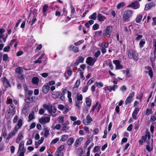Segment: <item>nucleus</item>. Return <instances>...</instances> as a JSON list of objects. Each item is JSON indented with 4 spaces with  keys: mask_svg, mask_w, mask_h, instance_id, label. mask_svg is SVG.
I'll return each mask as SVG.
<instances>
[{
    "mask_svg": "<svg viewBox=\"0 0 156 156\" xmlns=\"http://www.w3.org/2000/svg\"><path fill=\"white\" fill-rule=\"evenodd\" d=\"M128 57L129 59H133L135 61H137L139 59L138 54L136 51L134 50L128 49Z\"/></svg>",
    "mask_w": 156,
    "mask_h": 156,
    "instance_id": "1",
    "label": "nucleus"
},
{
    "mask_svg": "<svg viewBox=\"0 0 156 156\" xmlns=\"http://www.w3.org/2000/svg\"><path fill=\"white\" fill-rule=\"evenodd\" d=\"M133 12L131 10H125L122 16V20L123 21H129L130 17L131 16Z\"/></svg>",
    "mask_w": 156,
    "mask_h": 156,
    "instance_id": "2",
    "label": "nucleus"
},
{
    "mask_svg": "<svg viewBox=\"0 0 156 156\" xmlns=\"http://www.w3.org/2000/svg\"><path fill=\"white\" fill-rule=\"evenodd\" d=\"M33 94V91L32 90H30L29 92L26 94L25 96V102L27 103H31L34 102L32 97H30V96H31Z\"/></svg>",
    "mask_w": 156,
    "mask_h": 156,
    "instance_id": "3",
    "label": "nucleus"
},
{
    "mask_svg": "<svg viewBox=\"0 0 156 156\" xmlns=\"http://www.w3.org/2000/svg\"><path fill=\"white\" fill-rule=\"evenodd\" d=\"M135 95V92L134 91H132L130 93L129 96L126 98L125 104L126 105L129 106L131 103Z\"/></svg>",
    "mask_w": 156,
    "mask_h": 156,
    "instance_id": "4",
    "label": "nucleus"
},
{
    "mask_svg": "<svg viewBox=\"0 0 156 156\" xmlns=\"http://www.w3.org/2000/svg\"><path fill=\"white\" fill-rule=\"evenodd\" d=\"M112 30V28L111 26H107L105 30V33L103 34V36H106L108 38L110 37Z\"/></svg>",
    "mask_w": 156,
    "mask_h": 156,
    "instance_id": "5",
    "label": "nucleus"
},
{
    "mask_svg": "<svg viewBox=\"0 0 156 156\" xmlns=\"http://www.w3.org/2000/svg\"><path fill=\"white\" fill-rule=\"evenodd\" d=\"M139 7L140 4L139 2L137 1H135L132 2L127 6V7H131L134 9H138Z\"/></svg>",
    "mask_w": 156,
    "mask_h": 156,
    "instance_id": "6",
    "label": "nucleus"
},
{
    "mask_svg": "<svg viewBox=\"0 0 156 156\" xmlns=\"http://www.w3.org/2000/svg\"><path fill=\"white\" fill-rule=\"evenodd\" d=\"M93 121L92 119L90 117V115H87L86 119H84L83 120V122L84 125H87L90 124Z\"/></svg>",
    "mask_w": 156,
    "mask_h": 156,
    "instance_id": "7",
    "label": "nucleus"
},
{
    "mask_svg": "<svg viewBox=\"0 0 156 156\" xmlns=\"http://www.w3.org/2000/svg\"><path fill=\"white\" fill-rule=\"evenodd\" d=\"M113 62L115 66L116 70L121 69L123 68V66L120 64V62L118 60H113Z\"/></svg>",
    "mask_w": 156,
    "mask_h": 156,
    "instance_id": "8",
    "label": "nucleus"
},
{
    "mask_svg": "<svg viewBox=\"0 0 156 156\" xmlns=\"http://www.w3.org/2000/svg\"><path fill=\"white\" fill-rule=\"evenodd\" d=\"M23 123V120L21 119H19L15 126L14 129H15L16 130H17L18 131L22 127Z\"/></svg>",
    "mask_w": 156,
    "mask_h": 156,
    "instance_id": "9",
    "label": "nucleus"
},
{
    "mask_svg": "<svg viewBox=\"0 0 156 156\" xmlns=\"http://www.w3.org/2000/svg\"><path fill=\"white\" fill-rule=\"evenodd\" d=\"M2 82L3 83L4 86L6 88L10 87L9 81L6 79L5 77H3L1 78Z\"/></svg>",
    "mask_w": 156,
    "mask_h": 156,
    "instance_id": "10",
    "label": "nucleus"
},
{
    "mask_svg": "<svg viewBox=\"0 0 156 156\" xmlns=\"http://www.w3.org/2000/svg\"><path fill=\"white\" fill-rule=\"evenodd\" d=\"M9 109L8 110L10 112L12 115H14L16 111L15 106L13 104H11L9 106Z\"/></svg>",
    "mask_w": 156,
    "mask_h": 156,
    "instance_id": "11",
    "label": "nucleus"
},
{
    "mask_svg": "<svg viewBox=\"0 0 156 156\" xmlns=\"http://www.w3.org/2000/svg\"><path fill=\"white\" fill-rule=\"evenodd\" d=\"M50 118L48 117H46L44 118L42 117L39 119V122L42 125H43L46 123L48 122H50Z\"/></svg>",
    "mask_w": 156,
    "mask_h": 156,
    "instance_id": "12",
    "label": "nucleus"
},
{
    "mask_svg": "<svg viewBox=\"0 0 156 156\" xmlns=\"http://www.w3.org/2000/svg\"><path fill=\"white\" fill-rule=\"evenodd\" d=\"M50 90V86L48 83L44 84L42 87V92L45 94H47Z\"/></svg>",
    "mask_w": 156,
    "mask_h": 156,
    "instance_id": "13",
    "label": "nucleus"
},
{
    "mask_svg": "<svg viewBox=\"0 0 156 156\" xmlns=\"http://www.w3.org/2000/svg\"><path fill=\"white\" fill-rule=\"evenodd\" d=\"M84 60V58L82 56H80L78 57V59H77L74 63L75 66H77L80 63H83Z\"/></svg>",
    "mask_w": 156,
    "mask_h": 156,
    "instance_id": "14",
    "label": "nucleus"
},
{
    "mask_svg": "<svg viewBox=\"0 0 156 156\" xmlns=\"http://www.w3.org/2000/svg\"><path fill=\"white\" fill-rule=\"evenodd\" d=\"M61 92L59 91H56L53 92L52 95V97L54 99L59 98L60 99L61 96Z\"/></svg>",
    "mask_w": 156,
    "mask_h": 156,
    "instance_id": "15",
    "label": "nucleus"
},
{
    "mask_svg": "<svg viewBox=\"0 0 156 156\" xmlns=\"http://www.w3.org/2000/svg\"><path fill=\"white\" fill-rule=\"evenodd\" d=\"M145 69L148 70L149 71H145V72L148 73L150 77L152 78L153 76V72L152 68L150 66H146L145 67Z\"/></svg>",
    "mask_w": 156,
    "mask_h": 156,
    "instance_id": "16",
    "label": "nucleus"
},
{
    "mask_svg": "<svg viewBox=\"0 0 156 156\" xmlns=\"http://www.w3.org/2000/svg\"><path fill=\"white\" fill-rule=\"evenodd\" d=\"M48 8V4H45L43 6L42 12L44 16H46L47 15V11Z\"/></svg>",
    "mask_w": 156,
    "mask_h": 156,
    "instance_id": "17",
    "label": "nucleus"
},
{
    "mask_svg": "<svg viewBox=\"0 0 156 156\" xmlns=\"http://www.w3.org/2000/svg\"><path fill=\"white\" fill-rule=\"evenodd\" d=\"M66 89L65 88H62L61 89L62 92H61L60 99L62 101H64L65 100V95L66 93Z\"/></svg>",
    "mask_w": 156,
    "mask_h": 156,
    "instance_id": "18",
    "label": "nucleus"
},
{
    "mask_svg": "<svg viewBox=\"0 0 156 156\" xmlns=\"http://www.w3.org/2000/svg\"><path fill=\"white\" fill-rule=\"evenodd\" d=\"M69 51H73L77 53L79 52V48L78 47L74 46L73 45H70L69 47Z\"/></svg>",
    "mask_w": 156,
    "mask_h": 156,
    "instance_id": "19",
    "label": "nucleus"
},
{
    "mask_svg": "<svg viewBox=\"0 0 156 156\" xmlns=\"http://www.w3.org/2000/svg\"><path fill=\"white\" fill-rule=\"evenodd\" d=\"M155 5V3L153 2H151L150 3H148L145 5V9L146 10H149L152 7L154 6Z\"/></svg>",
    "mask_w": 156,
    "mask_h": 156,
    "instance_id": "20",
    "label": "nucleus"
},
{
    "mask_svg": "<svg viewBox=\"0 0 156 156\" xmlns=\"http://www.w3.org/2000/svg\"><path fill=\"white\" fill-rule=\"evenodd\" d=\"M93 58L91 57H88L86 59V63L89 66H93Z\"/></svg>",
    "mask_w": 156,
    "mask_h": 156,
    "instance_id": "21",
    "label": "nucleus"
},
{
    "mask_svg": "<svg viewBox=\"0 0 156 156\" xmlns=\"http://www.w3.org/2000/svg\"><path fill=\"white\" fill-rule=\"evenodd\" d=\"M24 141H22L20 142L19 145V150L18 151V153L19 151H23L24 149H25L24 146Z\"/></svg>",
    "mask_w": 156,
    "mask_h": 156,
    "instance_id": "22",
    "label": "nucleus"
},
{
    "mask_svg": "<svg viewBox=\"0 0 156 156\" xmlns=\"http://www.w3.org/2000/svg\"><path fill=\"white\" fill-rule=\"evenodd\" d=\"M97 18L99 21L101 22L104 21L106 19V17L102 16L101 14H98Z\"/></svg>",
    "mask_w": 156,
    "mask_h": 156,
    "instance_id": "23",
    "label": "nucleus"
},
{
    "mask_svg": "<svg viewBox=\"0 0 156 156\" xmlns=\"http://www.w3.org/2000/svg\"><path fill=\"white\" fill-rule=\"evenodd\" d=\"M62 125V130L63 131H64L65 132H66L69 129V127L67 125L66 123H63Z\"/></svg>",
    "mask_w": 156,
    "mask_h": 156,
    "instance_id": "24",
    "label": "nucleus"
},
{
    "mask_svg": "<svg viewBox=\"0 0 156 156\" xmlns=\"http://www.w3.org/2000/svg\"><path fill=\"white\" fill-rule=\"evenodd\" d=\"M74 139L73 137H70L67 141V144L68 145H71L74 142Z\"/></svg>",
    "mask_w": 156,
    "mask_h": 156,
    "instance_id": "25",
    "label": "nucleus"
},
{
    "mask_svg": "<svg viewBox=\"0 0 156 156\" xmlns=\"http://www.w3.org/2000/svg\"><path fill=\"white\" fill-rule=\"evenodd\" d=\"M85 101L87 106L89 107L91 105V100L90 98L88 97L86 98Z\"/></svg>",
    "mask_w": 156,
    "mask_h": 156,
    "instance_id": "26",
    "label": "nucleus"
},
{
    "mask_svg": "<svg viewBox=\"0 0 156 156\" xmlns=\"http://www.w3.org/2000/svg\"><path fill=\"white\" fill-rule=\"evenodd\" d=\"M83 150L82 147L77 149V153L78 154L79 156H81L84 153V151Z\"/></svg>",
    "mask_w": 156,
    "mask_h": 156,
    "instance_id": "27",
    "label": "nucleus"
},
{
    "mask_svg": "<svg viewBox=\"0 0 156 156\" xmlns=\"http://www.w3.org/2000/svg\"><path fill=\"white\" fill-rule=\"evenodd\" d=\"M18 130H16L14 129V130L10 132L8 136L11 138L12 136H15L16 133L17 132Z\"/></svg>",
    "mask_w": 156,
    "mask_h": 156,
    "instance_id": "28",
    "label": "nucleus"
},
{
    "mask_svg": "<svg viewBox=\"0 0 156 156\" xmlns=\"http://www.w3.org/2000/svg\"><path fill=\"white\" fill-rule=\"evenodd\" d=\"M72 93L69 91H67V97L68 98L69 101V103H71L72 102V99L71 98Z\"/></svg>",
    "mask_w": 156,
    "mask_h": 156,
    "instance_id": "29",
    "label": "nucleus"
},
{
    "mask_svg": "<svg viewBox=\"0 0 156 156\" xmlns=\"http://www.w3.org/2000/svg\"><path fill=\"white\" fill-rule=\"evenodd\" d=\"M7 135V130L5 127L2 128V131L1 136L5 137Z\"/></svg>",
    "mask_w": 156,
    "mask_h": 156,
    "instance_id": "30",
    "label": "nucleus"
},
{
    "mask_svg": "<svg viewBox=\"0 0 156 156\" xmlns=\"http://www.w3.org/2000/svg\"><path fill=\"white\" fill-rule=\"evenodd\" d=\"M39 80L37 77H34L32 79V83L33 84H37L39 82Z\"/></svg>",
    "mask_w": 156,
    "mask_h": 156,
    "instance_id": "31",
    "label": "nucleus"
},
{
    "mask_svg": "<svg viewBox=\"0 0 156 156\" xmlns=\"http://www.w3.org/2000/svg\"><path fill=\"white\" fill-rule=\"evenodd\" d=\"M117 87L118 86L117 85L114 84L112 86H110V89L109 90H108V91L110 92H111L112 90L115 91V89L117 88Z\"/></svg>",
    "mask_w": 156,
    "mask_h": 156,
    "instance_id": "32",
    "label": "nucleus"
},
{
    "mask_svg": "<svg viewBox=\"0 0 156 156\" xmlns=\"http://www.w3.org/2000/svg\"><path fill=\"white\" fill-rule=\"evenodd\" d=\"M125 5L124 2H122L118 4L117 8L118 9H119L123 7Z\"/></svg>",
    "mask_w": 156,
    "mask_h": 156,
    "instance_id": "33",
    "label": "nucleus"
},
{
    "mask_svg": "<svg viewBox=\"0 0 156 156\" xmlns=\"http://www.w3.org/2000/svg\"><path fill=\"white\" fill-rule=\"evenodd\" d=\"M76 98L77 101H82L83 97L81 94H80L79 93H77L76 96Z\"/></svg>",
    "mask_w": 156,
    "mask_h": 156,
    "instance_id": "34",
    "label": "nucleus"
},
{
    "mask_svg": "<svg viewBox=\"0 0 156 156\" xmlns=\"http://www.w3.org/2000/svg\"><path fill=\"white\" fill-rule=\"evenodd\" d=\"M15 72L16 73H18V74L22 73L23 71L22 70V68L20 67H19L16 68L15 69Z\"/></svg>",
    "mask_w": 156,
    "mask_h": 156,
    "instance_id": "35",
    "label": "nucleus"
},
{
    "mask_svg": "<svg viewBox=\"0 0 156 156\" xmlns=\"http://www.w3.org/2000/svg\"><path fill=\"white\" fill-rule=\"evenodd\" d=\"M80 84V80L79 79L77 80L76 82L75 83L73 87V89L76 88L77 89L79 86Z\"/></svg>",
    "mask_w": 156,
    "mask_h": 156,
    "instance_id": "36",
    "label": "nucleus"
},
{
    "mask_svg": "<svg viewBox=\"0 0 156 156\" xmlns=\"http://www.w3.org/2000/svg\"><path fill=\"white\" fill-rule=\"evenodd\" d=\"M18 77L21 81L23 80L24 79V75L22 73L19 74L17 75Z\"/></svg>",
    "mask_w": 156,
    "mask_h": 156,
    "instance_id": "37",
    "label": "nucleus"
},
{
    "mask_svg": "<svg viewBox=\"0 0 156 156\" xmlns=\"http://www.w3.org/2000/svg\"><path fill=\"white\" fill-rule=\"evenodd\" d=\"M97 17L96 12L93 13L90 17L89 18L93 20H95Z\"/></svg>",
    "mask_w": 156,
    "mask_h": 156,
    "instance_id": "38",
    "label": "nucleus"
},
{
    "mask_svg": "<svg viewBox=\"0 0 156 156\" xmlns=\"http://www.w3.org/2000/svg\"><path fill=\"white\" fill-rule=\"evenodd\" d=\"M43 107L44 108L48 110L49 112H51V106L50 107L49 105L44 104L43 105Z\"/></svg>",
    "mask_w": 156,
    "mask_h": 156,
    "instance_id": "39",
    "label": "nucleus"
},
{
    "mask_svg": "<svg viewBox=\"0 0 156 156\" xmlns=\"http://www.w3.org/2000/svg\"><path fill=\"white\" fill-rule=\"evenodd\" d=\"M142 16L141 15H140L136 18V23H140L142 20Z\"/></svg>",
    "mask_w": 156,
    "mask_h": 156,
    "instance_id": "40",
    "label": "nucleus"
},
{
    "mask_svg": "<svg viewBox=\"0 0 156 156\" xmlns=\"http://www.w3.org/2000/svg\"><path fill=\"white\" fill-rule=\"evenodd\" d=\"M145 43V41L144 39H141L140 41V43H139V45L140 47V48H142L144 45Z\"/></svg>",
    "mask_w": 156,
    "mask_h": 156,
    "instance_id": "41",
    "label": "nucleus"
},
{
    "mask_svg": "<svg viewBox=\"0 0 156 156\" xmlns=\"http://www.w3.org/2000/svg\"><path fill=\"white\" fill-rule=\"evenodd\" d=\"M68 136L65 134L62 136L61 140L62 141H65L68 138Z\"/></svg>",
    "mask_w": 156,
    "mask_h": 156,
    "instance_id": "42",
    "label": "nucleus"
},
{
    "mask_svg": "<svg viewBox=\"0 0 156 156\" xmlns=\"http://www.w3.org/2000/svg\"><path fill=\"white\" fill-rule=\"evenodd\" d=\"M50 109L51 112H49V113L50 114H51L52 112H53V113H55L56 112V109L55 107L51 106Z\"/></svg>",
    "mask_w": 156,
    "mask_h": 156,
    "instance_id": "43",
    "label": "nucleus"
},
{
    "mask_svg": "<svg viewBox=\"0 0 156 156\" xmlns=\"http://www.w3.org/2000/svg\"><path fill=\"white\" fill-rule=\"evenodd\" d=\"M9 45H10L9 44L8 46H7L4 48L3 51L4 52H8L10 51V47Z\"/></svg>",
    "mask_w": 156,
    "mask_h": 156,
    "instance_id": "44",
    "label": "nucleus"
},
{
    "mask_svg": "<svg viewBox=\"0 0 156 156\" xmlns=\"http://www.w3.org/2000/svg\"><path fill=\"white\" fill-rule=\"evenodd\" d=\"M152 108L151 109H149L147 108L146 110L145 115H149L152 114Z\"/></svg>",
    "mask_w": 156,
    "mask_h": 156,
    "instance_id": "45",
    "label": "nucleus"
},
{
    "mask_svg": "<svg viewBox=\"0 0 156 156\" xmlns=\"http://www.w3.org/2000/svg\"><path fill=\"white\" fill-rule=\"evenodd\" d=\"M24 90L25 91V95L27 94L29 92L30 90H29L27 87L26 85L23 86Z\"/></svg>",
    "mask_w": 156,
    "mask_h": 156,
    "instance_id": "46",
    "label": "nucleus"
},
{
    "mask_svg": "<svg viewBox=\"0 0 156 156\" xmlns=\"http://www.w3.org/2000/svg\"><path fill=\"white\" fill-rule=\"evenodd\" d=\"M143 93L141 92H140V94L136 96V98L137 99H139L140 100H141L143 97Z\"/></svg>",
    "mask_w": 156,
    "mask_h": 156,
    "instance_id": "47",
    "label": "nucleus"
},
{
    "mask_svg": "<svg viewBox=\"0 0 156 156\" xmlns=\"http://www.w3.org/2000/svg\"><path fill=\"white\" fill-rule=\"evenodd\" d=\"M84 42V40H81L78 41L77 42H75L74 43V45L75 46H79L80 45Z\"/></svg>",
    "mask_w": 156,
    "mask_h": 156,
    "instance_id": "48",
    "label": "nucleus"
},
{
    "mask_svg": "<svg viewBox=\"0 0 156 156\" xmlns=\"http://www.w3.org/2000/svg\"><path fill=\"white\" fill-rule=\"evenodd\" d=\"M102 33V31L101 30L99 31L95 32V35L98 37L100 36Z\"/></svg>",
    "mask_w": 156,
    "mask_h": 156,
    "instance_id": "49",
    "label": "nucleus"
},
{
    "mask_svg": "<svg viewBox=\"0 0 156 156\" xmlns=\"http://www.w3.org/2000/svg\"><path fill=\"white\" fill-rule=\"evenodd\" d=\"M99 28V25L98 24L95 23L93 26V29L94 30H96Z\"/></svg>",
    "mask_w": 156,
    "mask_h": 156,
    "instance_id": "50",
    "label": "nucleus"
},
{
    "mask_svg": "<svg viewBox=\"0 0 156 156\" xmlns=\"http://www.w3.org/2000/svg\"><path fill=\"white\" fill-rule=\"evenodd\" d=\"M88 85H86L82 88V91L83 93L86 92L88 89Z\"/></svg>",
    "mask_w": 156,
    "mask_h": 156,
    "instance_id": "51",
    "label": "nucleus"
},
{
    "mask_svg": "<svg viewBox=\"0 0 156 156\" xmlns=\"http://www.w3.org/2000/svg\"><path fill=\"white\" fill-rule=\"evenodd\" d=\"M8 55L5 54L3 55V60L4 61H6L8 60Z\"/></svg>",
    "mask_w": 156,
    "mask_h": 156,
    "instance_id": "52",
    "label": "nucleus"
},
{
    "mask_svg": "<svg viewBox=\"0 0 156 156\" xmlns=\"http://www.w3.org/2000/svg\"><path fill=\"white\" fill-rule=\"evenodd\" d=\"M58 121L60 123H63L64 122V118L63 116H61L58 117Z\"/></svg>",
    "mask_w": 156,
    "mask_h": 156,
    "instance_id": "53",
    "label": "nucleus"
},
{
    "mask_svg": "<svg viewBox=\"0 0 156 156\" xmlns=\"http://www.w3.org/2000/svg\"><path fill=\"white\" fill-rule=\"evenodd\" d=\"M107 65L109 66L111 70H113V67L111 60L110 62L107 64Z\"/></svg>",
    "mask_w": 156,
    "mask_h": 156,
    "instance_id": "54",
    "label": "nucleus"
},
{
    "mask_svg": "<svg viewBox=\"0 0 156 156\" xmlns=\"http://www.w3.org/2000/svg\"><path fill=\"white\" fill-rule=\"evenodd\" d=\"M95 84L97 87H98V86L101 87H103V83L101 82H96L95 83Z\"/></svg>",
    "mask_w": 156,
    "mask_h": 156,
    "instance_id": "55",
    "label": "nucleus"
},
{
    "mask_svg": "<svg viewBox=\"0 0 156 156\" xmlns=\"http://www.w3.org/2000/svg\"><path fill=\"white\" fill-rule=\"evenodd\" d=\"M58 138H56L54 139H53L51 142V144H55L57 143L59 140Z\"/></svg>",
    "mask_w": 156,
    "mask_h": 156,
    "instance_id": "56",
    "label": "nucleus"
},
{
    "mask_svg": "<svg viewBox=\"0 0 156 156\" xmlns=\"http://www.w3.org/2000/svg\"><path fill=\"white\" fill-rule=\"evenodd\" d=\"M11 115H12V114L10 113V112L8 110L7 112L5 114L6 118L7 119H9Z\"/></svg>",
    "mask_w": 156,
    "mask_h": 156,
    "instance_id": "57",
    "label": "nucleus"
},
{
    "mask_svg": "<svg viewBox=\"0 0 156 156\" xmlns=\"http://www.w3.org/2000/svg\"><path fill=\"white\" fill-rule=\"evenodd\" d=\"M101 52L99 51H97L94 54V56L96 58H97L100 55Z\"/></svg>",
    "mask_w": 156,
    "mask_h": 156,
    "instance_id": "58",
    "label": "nucleus"
},
{
    "mask_svg": "<svg viewBox=\"0 0 156 156\" xmlns=\"http://www.w3.org/2000/svg\"><path fill=\"white\" fill-rule=\"evenodd\" d=\"M100 149L99 147L98 146H96L94 147L93 151L94 152H98L99 150Z\"/></svg>",
    "mask_w": 156,
    "mask_h": 156,
    "instance_id": "59",
    "label": "nucleus"
},
{
    "mask_svg": "<svg viewBox=\"0 0 156 156\" xmlns=\"http://www.w3.org/2000/svg\"><path fill=\"white\" fill-rule=\"evenodd\" d=\"M143 37L142 35H137V36L136 37L135 39L136 41H138L140 40Z\"/></svg>",
    "mask_w": 156,
    "mask_h": 156,
    "instance_id": "60",
    "label": "nucleus"
},
{
    "mask_svg": "<svg viewBox=\"0 0 156 156\" xmlns=\"http://www.w3.org/2000/svg\"><path fill=\"white\" fill-rule=\"evenodd\" d=\"M61 125L59 124H57L56 125V126L54 127L53 128V129H56L58 130L59 129L61 128Z\"/></svg>",
    "mask_w": 156,
    "mask_h": 156,
    "instance_id": "61",
    "label": "nucleus"
},
{
    "mask_svg": "<svg viewBox=\"0 0 156 156\" xmlns=\"http://www.w3.org/2000/svg\"><path fill=\"white\" fill-rule=\"evenodd\" d=\"M49 129H47V130H45V131H44V136L45 137H47L49 134Z\"/></svg>",
    "mask_w": 156,
    "mask_h": 156,
    "instance_id": "62",
    "label": "nucleus"
},
{
    "mask_svg": "<svg viewBox=\"0 0 156 156\" xmlns=\"http://www.w3.org/2000/svg\"><path fill=\"white\" fill-rule=\"evenodd\" d=\"M64 148V145H62L60 147H58V151H62Z\"/></svg>",
    "mask_w": 156,
    "mask_h": 156,
    "instance_id": "63",
    "label": "nucleus"
},
{
    "mask_svg": "<svg viewBox=\"0 0 156 156\" xmlns=\"http://www.w3.org/2000/svg\"><path fill=\"white\" fill-rule=\"evenodd\" d=\"M23 53V52L22 51H18L16 54V55L17 56H19L22 55Z\"/></svg>",
    "mask_w": 156,
    "mask_h": 156,
    "instance_id": "64",
    "label": "nucleus"
}]
</instances>
